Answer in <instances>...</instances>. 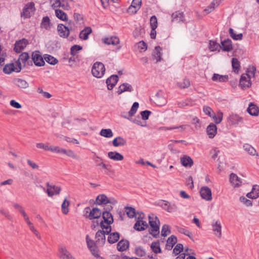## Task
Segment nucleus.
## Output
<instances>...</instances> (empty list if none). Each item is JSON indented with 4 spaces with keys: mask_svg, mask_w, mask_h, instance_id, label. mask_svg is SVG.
Returning <instances> with one entry per match:
<instances>
[{
    "mask_svg": "<svg viewBox=\"0 0 259 259\" xmlns=\"http://www.w3.org/2000/svg\"><path fill=\"white\" fill-rule=\"evenodd\" d=\"M103 219L100 222L101 231H103L106 234H109L111 232V227L110 226L113 223V218L111 213H103Z\"/></svg>",
    "mask_w": 259,
    "mask_h": 259,
    "instance_id": "1",
    "label": "nucleus"
},
{
    "mask_svg": "<svg viewBox=\"0 0 259 259\" xmlns=\"http://www.w3.org/2000/svg\"><path fill=\"white\" fill-rule=\"evenodd\" d=\"M149 224L151 227L150 233L154 238H157L159 234L160 222L158 218L153 214L149 215Z\"/></svg>",
    "mask_w": 259,
    "mask_h": 259,
    "instance_id": "2",
    "label": "nucleus"
},
{
    "mask_svg": "<svg viewBox=\"0 0 259 259\" xmlns=\"http://www.w3.org/2000/svg\"><path fill=\"white\" fill-rule=\"evenodd\" d=\"M90 210V207H86L84 210V216L87 218L92 220L93 219H99L101 215H103V211L97 207H94Z\"/></svg>",
    "mask_w": 259,
    "mask_h": 259,
    "instance_id": "3",
    "label": "nucleus"
},
{
    "mask_svg": "<svg viewBox=\"0 0 259 259\" xmlns=\"http://www.w3.org/2000/svg\"><path fill=\"white\" fill-rule=\"evenodd\" d=\"M157 205L169 213H174L178 209V206L175 203H171L168 201L160 200L157 202Z\"/></svg>",
    "mask_w": 259,
    "mask_h": 259,
    "instance_id": "4",
    "label": "nucleus"
},
{
    "mask_svg": "<svg viewBox=\"0 0 259 259\" xmlns=\"http://www.w3.org/2000/svg\"><path fill=\"white\" fill-rule=\"evenodd\" d=\"M104 65L100 62H96L92 67V73L94 76L97 78L102 77L105 73Z\"/></svg>",
    "mask_w": 259,
    "mask_h": 259,
    "instance_id": "5",
    "label": "nucleus"
},
{
    "mask_svg": "<svg viewBox=\"0 0 259 259\" xmlns=\"http://www.w3.org/2000/svg\"><path fill=\"white\" fill-rule=\"evenodd\" d=\"M35 10L34 3H28L25 6L23 11L21 13V16L24 19L29 18L33 15Z\"/></svg>",
    "mask_w": 259,
    "mask_h": 259,
    "instance_id": "6",
    "label": "nucleus"
},
{
    "mask_svg": "<svg viewBox=\"0 0 259 259\" xmlns=\"http://www.w3.org/2000/svg\"><path fill=\"white\" fill-rule=\"evenodd\" d=\"M29 56L28 53L27 52H23L20 54L19 59L16 62V64L18 67L22 68V63L23 64V66H25L26 65H32V61L29 60Z\"/></svg>",
    "mask_w": 259,
    "mask_h": 259,
    "instance_id": "7",
    "label": "nucleus"
},
{
    "mask_svg": "<svg viewBox=\"0 0 259 259\" xmlns=\"http://www.w3.org/2000/svg\"><path fill=\"white\" fill-rule=\"evenodd\" d=\"M31 60L37 66H42L45 64L44 59L38 51H34L32 53Z\"/></svg>",
    "mask_w": 259,
    "mask_h": 259,
    "instance_id": "8",
    "label": "nucleus"
},
{
    "mask_svg": "<svg viewBox=\"0 0 259 259\" xmlns=\"http://www.w3.org/2000/svg\"><path fill=\"white\" fill-rule=\"evenodd\" d=\"M72 29V26L67 27L62 24H59L57 26V31L61 37L67 38L70 34V31Z\"/></svg>",
    "mask_w": 259,
    "mask_h": 259,
    "instance_id": "9",
    "label": "nucleus"
},
{
    "mask_svg": "<svg viewBox=\"0 0 259 259\" xmlns=\"http://www.w3.org/2000/svg\"><path fill=\"white\" fill-rule=\"evenodd\" d=\"M46 185L47 187L46 192L49 197H52L55 195H56L60 194L61 190L60 187L50 184L49 183H47Z\"/></svg>",
    "mask_w": 259,
    "mask_h": 259,
    "instance_id": "10",
    "label": "nucleus"
},
{
    "mask_svg": "<svg viewBox=\"0 0 259 259\" xmlns=\"http://www.w3.org/2000/svg\"><path fill=\"white\" fill-rule=\"evenodd\" d=\"M200 194L202 199L210 201L212 199L211 191L209 188L207 186L202 187L200 190Z\"/></svg>",
    "mask_w": 259,
    "mask_h": 259,
    "instance_id": "11",
    "label": "nucleus"
},
{
    "mask_svg": "<svg viewBox=\"0 0 259 259\" xmlns=\"http://www.w3.org/2000/svg\"><path fill=\"white\" fill-rule=\"evenodd\" d=\"M107 235L103 231L99 230L95 235L96 243L100 246H103L106 242L105 235Z\"/></svg>",
    "mask_w": 259,
    "mask_h": 259,
    "instance_id": "12",
    "label": "nucleus"
},
{
    "mask_svg": "<svg viewBox=\"0 0 259 259\" xmlns=\"http://www.w3.org/2000/svg\"><path fill=\"white\" fill-rule=\"evenodd\" d=\"M28 41L26 39L23 38L19 41H17L15 44L14 50L16 53H20L27 45Z\"/></svg>",
    "mask_w": 259,
    "mask_h": 259,
    "instance_id": "13",
    "label": "nucleus"
},
{
    "mask_svg": "<svg viewBox=\"0 0 259 259\" xmlns=\"http://www.w3.org/2000/svg\"><path fill=\"white\" fill-rule=\"evenodd\" d=\"M21 70V67H15L13 63L8 64L3 68V71L6 74H10L13 71L19 72Z\"/></svg>",
    "mask_w": 259,
    "mask_h": 259,
    "instance_id": "14",
    "label": "nucleus"
},
{
    "mask_svg": "<svg viewBox=\"0 0 259 259\" xmlns=\"http://www.w3.org/2000/svg\"><path fill=\"white\" fill-rule=\"evenodd\" d=\"M211 226L214 234L219 238H220L222 236V226L220 221H213L212 222Z\"/></svg>",
    "mask_w": 259,
    "mask_h": 259,
    "instance_id": "15",
    "label": "nucleus"
},
{
    "mask_svg": "<svg viewBox=\"0 0 259 259\" xmlns=\"http://www.w3.org/2000/svg\"><path fill=\"white\" fill-rule=\"evenodd\" d=\"M13 83L21 90L26 89L29 87V83L24 79L16 78L13 81Z\"/></svg>",
    "mask_w": 259,
    "mask_h": 259,
    "instance_id": "16",
    "label": "nucleus"
},
{
    "mask_svg": "<svg viewBox=\"0 0 259 259\" xmlns=\"http://www.w3.org/2000/svg\"><path fill=\"white\" fill-rule=\"evenodd\" d=\"M59 256L61 259H75L65 247H60L59 249Z\"/></svg>",
    "mask_w": 259,
    "mask_h": 259,
    "instance_id": "17",
    "label": "nucleus"
},
{
    "mask_svg": "<svg viewBox=\"0 0 259 259\" xmlns=\"http://www.w3.org/2000/svg\"><path fill=\"white\" fill-rule=\"evenodd\" d=\"M118 76L117 75H112L106 80L107 88L109 90L113 89L118 81Z\"/></svg>",
    "mask_w": 259,
    "mask_h": 259,
    "instance_id": "18",
    "label": "nucleus"
},
{
    "mask_svg": "<svg viewBox=\"0 0 259 259\" xmlns=\"http://www.w3.org/2000/svg\"><path fill=\"white\" fill-rule=\"evenodd\" d=\"M142 0H133L131 6L128 8V12L136 13L141 8Z\"/></svg>",
    "mask_w": 259,
    "mask_h": 259,
    "instance_id": "19",
    "label": "nucleus"
},
{
    "mask_svg": "<svg viewBox=\"0 0 259 259\" xmlns=\"http://www.w3.org/2000/svg\"><path fill=\"white\" fill-rule=\"evenodd\" d=\"M240 85L242 89L248 88L251 85L250 78H248L247 75L242 74L240 79Z\"/></svg>",
    "mask_w": 259,
    "mask_h": 259,
    "instance_id": "20",
    "label": "nucleus"
},
{
    "mask_svg": "<svg viewBox=\"0 0 259 259\" xmlns=\"http://www.w3.org/2000/svg\"><path fill=\"white\" fill-rule=\"evenodd\" d=\"M230 182L235 188L240 187L242 183L241 180L234 173L231 174L230 176Z\"/></svg>",
    "mask_w": 259,
    "mask_h": 259,
    "instance_id": "21",
    "label": "nucleus"
},
{
    "mask_svg": "<svg viewBox=\"0 0 259 259\" xmlns=\"http://www.w3.org/2000/svg\"><path fill=\"white\" fill-rule=\"evenodd\" d=\"M221 48L223 51L225 52H230L233 49L232 41L230 39L228 38L222 41Z\"/></svg>",
    "mask_w": 259,
    "mask_h": 259,
    "instance_id": "22",
    "label": "nucleus"
},
{
    "mask_svg": "<svg viewBox=\"0 0 259 259\" xmlns=\"http://www.w3.org/2000/svg\"><path fill=\"white\" fill-rule=\"evenodd\" d=\"M259 196V186H253L251 191L246 194V197L250 199H256Z\"/></svg>",
    "mask_w": 259,
    "mask_h": 259,
    "instance_id": "23",
    "label": "nucleus"
},
{
    "mask_svg": "<svg viewBox=\"0 0 259 259\" xmlns=\"http://www.w3.org/2000/svg\"><path fill=\"white\" fill-rule=\"evenodd\" d=\"M108 235L107 238V241L110 244H113L117 242L120 238V234L118 232H110L107 234Z\"/></svg>",
    "mask_w": 259,
    "mask_h": 259,
    "instance_id": "24",
    "label": "nucleus"
},
{
    "mask_svg": "<svg viewBox=\"0 0 259 259\" xmlns=\"http://www.w3.org/2000/svg\"><path fill=\"white\" fill-rule=\"evenodd\" d=\"M172 21L175 23L184 22V16L183 12L179 11L175 12L171 15Z\"/></svg>",
    "mask_w": 259,
    "mask_h": 259,
    "instance_id": "25",
    "label": "nucleus"
},
{
    "mask_svg": "<svg viewBox=\"0 0 259 259\" xmlns=\"http://www.w3.org/2000/svg\"><path fill=\"white\" fill-rule=\"evenodd\" d=\"M129 241L127 240L122 239L117 244V249L119 251H124L129 247Z\"/></svg>",
    "mask_w": 259,
    "mask_h": 259,
    "instance_id": "26",
    "label": "nucleus"
},
{
    "mask_svg": "<svg viewBox=\"0 0 259 259\" xmlns=\"http://www.w3.org/2000/svg\"><path fill=\"white\" fill-rule=\"evenodd\" d=\"M133 91V89L131 84L127 83H123L119 87L117 93L118 95H120L124 92H131Z\"/></svg>",
    "mask_w": 259,
    "mask_h": 259,
    "instance_id": "27",
    "label": "nucleus"
},
{
    "mask_svg": "<svg viewBox=\"0 0 259 259\" xmlns=\"http://www.w3.org/2000/svg\"><path fill=\"white\" fill-rule=\"evenodd\" d=\"M52 26L50 19L48 16L44 17L40 23V28L46 30H50Z\"/></svg>",
    "mask_w": 259,
    "mask_h": 259,
    "instance_id": "28",
    "label": "nucleus"
},
{
    "mask_svg": "<svg viewBox=\"0 0 259 259\" xmlns=\"http://www.w3.org/2000/svg\"><path fill=\"white\" fill-rule=\"evenodd\" d=\"M217 126L213 123H211L206 128V132L209 138H213L217 133Z\"/></svg>",
    "mask_w": 259,
    "mask_h": 259,
    "instance_id": "29",
    "label": "nucleus"
},
{
    "mask_svg": "<svg viewBox=\"0 0 259 259\" xmlns=\"http://www.w3.org/2000/svg\"><path fill=\"white\" fill-rule=\"evenodd\" d=\"M92 32V29L90 27H86L79 33V38L83 40H87L89 35Z\"/></svg>",
    "mask_w": 259,
    "mask_h": 259,
    "instance_id": "30",
    "label": "nucleus"
},
{
    "mask_svg": "<svg viewBox=\"0 0 259 259\" xmlns=\"http://www.w3.org/2000/svg\"><path fill=\"white\" fill-rule=\"evenodd\" d=\"M108 157L115 161H121L123 159V156L120 153L114 151V152H109L108 153Z\"/></svg>",
    "mask_w": 259,
    "mask_h": 259,
    "instance_id": "31",
    "label": "nucleus"
},
{
    "mask_svg": "<svg viewBox=\"0 0 259 259\" xmlns=\"http://www.w3.org/2000/svg\"><path fill=\"white\" fill-rule=\"evenodd\" d=\"M126 144V140L120 136L114 138L112 141V144L114 147L123 146Z\"/></svg>",
    "mask_w": 259,
    "mask_h": 259,
    "instance_id": "32",
    "label": "nucleus"
},
{
    "mask_svg": "<svg viewBox=\"0 0 259 259\" xmlns=\"http://www.w3.org/2000/svg\"><path fill=\"white\" fill-rule=\"evenodd\" d=\"M104 43L107 45H116L119 43V39L116 36H112L111 37H106L103 39Z\"/></svg>",
    "mask_w": 259,
    "mask_h": 259,
    "instance_id": "33",
    "label": "nucleus"
},
{
    "mask_svg": "<svg viewBox=\"0 0 259 259\" xmlns=\"http://www.w3.org/2000/svg\"><path fill=\"white\" fill-rule=\"evenodd\" d=\"M247 111L249 114L252 116H257L259 113L258 108L252 103H250Z\"/></svg>",
    "mask_w": 259,
    "mask_h": 259,
    "instance_id": "34",
    "label": "nucleus"
},
{
    "mask_svg": "<svg viewBox=\"0 0 259 259\" xmlns=\"http://www.w3.org/2000/svg\"><path fill=\"white\" fill-rule=\"evenodd\" d=\"M181 164L185 167H191L193 164L192 158L189 156L185 155L181 158Z\"/></svg>",
    "mask_w": 259,
    "mask_h": 259,
    "instance_id": "35",
    "label": "nucleus"
},
{
    "mask_svg": "<svg viewBox=\"0 0 259 259\" xmlns=\"http://www.w3.org/2000/svg\"><path fill=\"white\" fill-rule=\"evenodd\" d=\"M220 1L213 0L210 4L204 10V11L206 12V14H209L213 11L215 8L217 7L220 5Z\"/></svg>",
    "mask_w": 259,
    "mask_h": 259,
    "instance_id": "36",
    "label": "nucleus"
},
{
    "mask_svg": "<svg viewBox=\"0 0 259 259\" xmlns=\"http://www.w3.org/2000/svg\"><path fill=\"white\" fill-rule=\"evenodd\" d=\"M177 242V238L175 235H171L169 237L166 241V248L171 250L172 247Z\"/></svg>",
    "mask_w": 259,
    "mask_h": 259,
    "instance_id": "37",
    "label": "nucleus"
},
{
    "mask_svg": "<svg viewBox=\"0 0 259 259\" xmlns=\"http://www.w3.org/2000/svg\"><path fill=\"white\" fill-rule=\"evenodd\" d=\"M228 76L227 75H223L214 73L212 77V80L213 81L227 82L228 80Z\"/></svg>",
    "mask_w": 259,
    "mask_h": 259,
    "instance_id": "38",
    "label": "nucleus"
},
{
    "mask_svg": "<svg viewBox=\"0 0 259 259\" xmlns=\"http://www.w3.org/2000/svg\"><path fill=\"white\" fill-rule=\"evenodd\" d=\"M161 50L162 49L160 46H156L155 48V50L152 54V56L154 59L156 60V62H158L161 60Z\"/></svg>",
    "mask_w": 259,
    "mask_h": 259,
    "instance_id": "39",
    "label": "nucleus"
},
{
    "mask_svg": "<svg viewBox=\"0 0 259 259\" xmlns=\"http://www.w3.org/2000/svg\"><path fill=\"white\" fill-rule=\"evenodd\" d=\"M107 202H109L108 198L104 194H100L96 198V203L97 204H107Z\"/></svg>",
    "mask_w": 259,
    "mask_h": 259,
    "instance_id": "40",
    "label": "nucleus"
},
{
    "mask_svg": "<svg viewBox=\"0 0 259 259\" xmlns=\"http://www.w3.org/2000/svg\"><path fill=\"white\" fill-rule=\"evenodd\" d=\"M55 15L59 19L62 21H67L68 17L66 13L60 9L55 10Z\"/></svg>",
    "mask_w": 259,
    "mask_h": 259,
    "instance_id": "41",
    "label": "nucleus"
},
{
    "mask_svg": "<svg viewBox=\"0 0 259 259\" xmlns=\"http://www.w3.org/2000/svg\"><path fill=\"white\" fill-rule=\"evenodd\" d=\"M243 148L244 150L247 152L249 154L251 155H256L258 156V154L256 152L255 149L251 146L250 145L248 144H245L243 146Z\"/></svg>",
    "mask_w": 259,
    "mask_h": 259,
    "instance_id": "42",
    "label": "nucleus"
},
{
    "mask_svg": "<svg viewBox=\"0 0 259 259\" xmlns=\"http://www.w3.org/2000/svg\"><path fill=\"white\" fill-rule=\"evenodd\" d=\"M100 135L102 137L109 138L113 137V133L110 128L102 129L100 132Z\"/></svg>",
    "mask_w": 259,
    "mask_h": 259,
    "instance_id": "43",
    "label": "nucleus"
},
{
    "mask_svg": "<svg viewBox=\"0 0 259 259\" xmlns=\"http://www.w3.org/2000/svg\"><path fill=\"white\" fill-rule=\"evenodd\" d=\"M232 124H238L241 121L242 118L236 114H232L228 117Z\"/></svg>",
    "mask_w": 259,
    "mask_h": 259,
    "instance_id": "44",
    "label": "nucleus"
},
{
    "mask_svg": "<svg viewBox=\"0 0 259 259\" xmlns=\"http://www.w3.org/2000/svg\"><path fill=\"white\" fill-rule=\"evenodd\" d=\"M44 59L47 63L51 65H55L58 62V61L56 58L48 54H46L45 55Z\"/></svg>",
    "mask_w": 259,
    "mask_h": 259,
    "instance_id": "45",
    "label": "nucleus"
},
{
    "mask_svg": "<svg viewBox=\"0 0 259 259\" xmlns=\"http://www.w3.org/2000/svg\"><path fill=\"white\" fill-rule=\"evenodd\" d=\"M151 248L155 253H161V249L158 241L153 242L151 244Z\"/></svg>",
    "mask_w": 259,
    "mask_h": 259,
    "instance_id": "46",
    "label": "nucleus"
},
{
    "mask_svg": "<svg viewBox=\"0 0 259 259\" xmlns=\"http://www.w3.org/2000/svg\"><path fill=\"white\" fill-rule=\"evenodd\" d=\"M229 34L231 37L234 40H241L242 39L243 35L242 33H239L238 34H236L234 32V30L230 28L229 30Z\"/></svg>",
    "mask_w": 259,
    "mask_h": 259,
    "instance_id": "47",
    "label": "nucleus"
},
{
    "mask_svg": "<svg viewBox=\"0 0 259 259\" xmlns=\"http://www.w3.org/2000/svg\"><path fill=\"white\" fill-rule=\"evenodd\" d=\"M69 204V201H68L66 198H65L61 205L62 211L63 214H67L68 213V206Z\"/></svg>",
    "mask_w": 259,
    "mask_h": 259,
    "instance_id": "48",
    "label": "nucleus"
},
{
    "mask_svg": "<svg viewBox=\"0 0 259 259\" xmlns=\"http://www.w3.org/2000/svg\"><path fill=\"white\" fill-rule=\"evenodd\" d=\"M125 211L130 218H133L136 215V210L132 207H125Z\"/></svg>",
    "mask_w": 259,
    "mask_h": 259,
    "instance_id": "49",
    "label": "nucleus"
},
{
    "mask_svg": "<svg viewBox=\"0 0 259 259\" xmlns=\"http://www.w3.org/2000/svg\"><path fill=\"white\" fill-rule=\"evenodd\" d=\"M95 157L97 158V159H96L95 161L97 163L96 165L97 166H101L103 168L108 169V165L105 164L103 162V159L102 158L99 157L97 155H96Z\"/></svg>",
    "mask_w": 259,
    "mask_h": 259,
    "instance_id": "50",
    "label": "nucleus"
},
{
    "mask_svg": "<svg viewBox=\"0 0 259 259\" xmlns=\"http://www.w3.org/2000/svg\"><path fill=\"white\" fill-rule=\"evenodd\" d=\"M232 68L234 70V71L235 72H238L239 70L240 65V62L237 59L235 58H232Z\"/></svg>",
    "mask_w": 259,
    "mask_h": 259,
    "instance_id": "51",
    "label": "nucleus"
},
{
    "mask_svg": "<svg viewBox=\"0 0 259 259\" xmlns=\"http://www.w3.org/2000/svg\"><path fill=\"white\" fill-rule=\"evenodd\" d=\"M221 48V45L217 41L213 40H210L209 41V49L211 51H215L218 50Z\"/></svg>",
    "mask_w": 259,
    "mask_h": 259,
    "instance_id": "52",
    "label": "nucleus"
},
{
    "mask_svg": "<svg viewBox=\"0 0 259 259\" xmlns=\"http://www.w3.org/2000/svg\"><path fill=\"white\" fill-rule=\"evenodd\" d=\"M62 153L66 154V155H67L69 157H70L76 159H79V157L77 156L76 155V154H75V153L71 150H66L65 149H63V150H62Z\"/></svg>",
    "mask_w": 259,
    "mask_h": 259,
    "instance_id": "53",
    "label": "nucleus"
},
{
    "mask_svg": "<svg viewBox=\"0 0 259 259\" xmlns=\"http://www.w3.org/2000/svg\"><path fill=\"white\" fill-rule=\"evenodd\" d=\"M178 86L181 89L188 88L190 85V82L188 79L184 78L182 81L177 83Z\"/></svg>",
    "mask_w": 259,
    "mask_h": 259,
    "instance_id": "54",
    "label": "nucleus"
},
{
    "mask_svg": "<svg viewBox=\"0 0 259 259\" xmlns=\"http://www.w3.org/2000/svg\"><path fill=\"white\" fill-rule=\"evenodd\" d=\"M255 71L256 68L254 66H249L247 70V73L244 74L247 75L248 78H251V77H253L254 76Z\"/></svg>",
    "mask_w": 259,
    "mask_h": 259,
    "instance_id": "55",
    "label": "nucleus"
},
{
    "mask_svg": "<svg viewBox=\"0 0 259 259\" xmlns=\"http://www.w3.org/2000/svg\"><path fill=\"white\" fill-rule=\"evenodd\" d=\"M186 125H181L180 126H173L170 127H166V126H163L160 127V130H164V131H167V130H175V129H181V131H183L185 130Z\"/></svg>",
    "mask_w": 259,
    "mask_h": 259,
    "instance_id": "56",
    "label": "nucleus"
},
{
    "mask_svg": "<svg viewBox=\"0 0 259 259\" xmlns=\"http://www.w3.org/2000/svg\"><path fill=\"white\" fill-rule=\"evenodd\" d=\"M170 233V230L169 225L164 224L161 229V235L166 237Z\"/></svg>",
    "mask_w": 259,
    "mask_h": 259,
    "instance_id": "57",
    "label": "nucleus"
},
{
    "mask_svg": "<svg viewBox=\"0 0 259 259\" xmlns=\"http://www.w3.org/2000/svg\"><path fill=\"white\" fill-rule=\"evenodd\" d=\"M139 107V103L138 102H134L133 106L128 112V115L132 117L137 112Z\"/></svg>",
    "mask_w": 259,
    "mask_h": 259,
    "instance_id": "58",
    "label": "nucleus"
},
{
    "mask_svg": "<svg viewBox=\"0 0 259 259\" xmlns=\"http://www.w3.org/2000/svg\"><path fill=\"white\" fill-rule=\"evenodd\" d=\"M82 50V47L79 45H75L71 47L70 49V54L72 56H75L78 51Z\"/></svg>",
    "mask_w": 259,
    "mask_h": 259,
    "instance_id": "59",
    "label": "nucleus"
},
{
    "mask_svg": "<svg viewBox=\"0 0 259 259\" xmlns=\"http://www.w3.org/2000/svg\"><path fill=\"white\" fill-rule=\"evenodd\" d=\"M136 254L139 256H144L146 255V250L141 246H138L135 249Z\"/></svg>",
    "mask_w": 259,
    "mask_h": 259,
    "instance_id": "60",
    "label": "nucleus"
},
{
    "mask_svg": "<svg viewBox=\"0 0 259 259\" xmlns=\"http://www.w3.org/2000/svg\"><path fill=\"white\" fill-rule=\"evenodd\" d=\"M223 114L222 112H219L217 114V116L214 115L212 116L214 122L216 124L220 123L223 119Z\"/></svg>",
    "mask_w": 259,
    "mask_h": 259,
    "instance_id": "61",
    "label": "nucleus"
},
{
    "mask_svg": "<svg viewBox=\"0 0 259 259\" xmlns=\"http://www.w3.org/2000/svg\"><path fill=\"white\" fill-rule=\"evenodd\" d=\"M183 245L181 243H179L176 245L173 249V253L176 255L179 254L183 250Z\"/></svg>",
    "mask_w": 259,
    "mask_h": 259,
    "instance_id": "62",
    "label": "nucleus"
},
{
    "mask_svg": "<svg viewBox=\"0 0 259 259\" xmlns=\"http://www.w3.org/2000/svg\"><path fill=\"white\" fill-rule=\"evenodd\" d=\"M240 201L247 206H252V201L249 199H247L244 196H241L240 197Z\"/></svg>",
    "mask_w": 259,
    "mask_h": 259,
    "instance_id": "63",
    "label": "nucleus"
},
{
    "mask_svg": "<svg viewBox=\"0 0 259 259\" xmlns=\"http://www.w3.org/2000/svg\"><path fill=\"white\" fill-rule=\"evenodd\" d=\"M141 221L142 220H137L136 223L135 224L134 228L135 230L138 231H142L144 230V227H142Z\"/></svg>",
    "mask_w": 259,
    "mask_h": 259,
    "instance_id": "64",
    "label": "nucleus"
}]
</instances>
